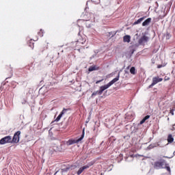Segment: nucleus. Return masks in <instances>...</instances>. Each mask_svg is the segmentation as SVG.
Here are the masks:
<instances>
[{
	"mask_svg": "<svg viewBox=\"0 0 175 175\" xmlns=\"http://www.w3.org/2000/svg\"><path fill=\"white\" fill-rule=\"evenodd\" d=\"M118 80H120V75H118L117 77L114 78L107 85L100 87V90L96 92H94L92 94V96H96V95H102V94H103V91H105V90H107V88H109V87H111V85H113V84H114V83H117V81H118Z\"/></svg>",
	"mask_w": 175,
	"mask_h": 175,
	"instance_id": "f257e3e1",
	"label": "nucleus"
},
{
	"mask_svg": "<svg viewBox=\"0 0 175 175\" xmlns=\"http://www.w3.org/2000/svg\"><path fill=\"white\" fill-rule=\"evenodd\" d=\"M84 130L83 131L81 136L79 137H76L75 139H70L68 141L66 142V146H72V144H76L77 143H80L83 139H84Z\"/></svg>",
	"mask_w": 175,
	"mask_h": 175,
	"instance_id": "f03ea898",
	"label": "nucleus"
},
{
	"mask_svg": "<svg viewBox=\"0 0 175 175\" xmlns=\"http://www.w3.org/2000/svg\"><path fill=\"white\" fill-rule=\"evenodd\" d=\"M166 161L164 159H160L159 161H155L153 165V167L157 170H159V169H163V166H165Z\"/></svg>",
	"mask_w": 175,
	"mask_h": 175,
	"instance_id": "7ed1b4c3",
	"label": "nucleus"
},
{
	"mask_svg": "<svg viewBox=\"0 0 175 175\" xmlns=\"http://www.w3.org/2000/svg\"><path fill=\"white\" fill-rule=\"evenodd\" d=\"M20 135H21V131H18L16 132L12 139V143H18L20 142Z\"/></svg>",
	"mask_w": 175,
	"mask_h": 175,
	"instance_id": "20e7f679",
	"label": "nucleus"
},
{
	"mask_svg": "<svg viewBox=\"0 0 175 175\" xmlns=\"http://www.w3.org/2000/svg\"><path fill=\"white\" fill-rule=\"evenodd\" d=\"M78 36H79V38L77 40V44H84V43L87 42V38H85V36L83 37L80 36V32H79Z\"/></svg>",
	"mask_w": 175,
	"mask_h": 175,
	"instance_id": "39448f33",
	"label": "nucleus"
},
{
	"mask_svg": "<svg viewBox=\"0 0 175 175\" xmlns=\"http://www.w3.org/2000/svg\"><path fill=\"white\" fill-rule=\"evenodd\" d=\"M1 142L3 145L7 144L8 143H12V136L8 135L1 138Z\"/></svg>",
	"mask_w": 175,
	"mask_h": 175,
	"instance_id": "423d86ee",
	"label": "nucleus"
},
{
	"mask_svg": "<svg viewBox=\"0 0 175 175\" xmlns=\"http://www.w3.org/2000/svg\"><path fill=\"white\" fill-rule=\"evenodd\" d=\"M148 36H143L139 40L138 43L139 44H144V43H147L148 42Z\"/></svg>",
	"mask_w": 175,
	"mask_h": 175,
	"instance_id": "0eeeda50",
	"label": "nucleus"
},
{
	"mask_svg": "<svg viewBox=\"0 0 175 175\" xmlns=\"http://www.w3.org/2000/svg\"><path fill=\"white\" fill-rule=\"evenodd\" d=\"M91 166V165H84L81 167L79 168V170H78V172H77V174L78 175H80L83 173V172H84V170H85V169H89V167Z\"/></svg>",
	"mask_w": 175,
	"mask_h": 175,
	"instance_id": "6e6552de",
	"label": "nucleus"
},
{
	"mask_svg": "<svg viewBox=\"0 0 175 175\" xmlns=\"http://www.w3.org/2000/svg\"><path fill=\"white\" fill-rule=\"evenodd\" d=\"M151 23V18H148L146 20L144 21V22L142 23V26L146 27V25H148Z\"/></svg>",
	"mask_w": 175,
	"mask_h": 175,
	"instance_id": "1a4fd4ad",
	"label": "nucleus"
},
{
	"mask_svg": "<svg viewBox=\"0 0 175 175\" xmlns=\"http://www.w3.org/2000/svg\"><path fill=\"white\" fill-rule=\"evenodd\" d=\"M123 42L129 43V42H131V36H124L123 37Z\"/></svg>",
	"mask_w": 175,
	"mask_h": 175,
	"instance_id": "9d476101",
	"label": "nucleus"
},
{
	"mask_svg": "<svg viewBox=\"0 0 175 175\" xmlns=\"http://www.w3.org/2000/svg\"><path fill=\"white\" fill-rule=\"evenodd\" d=\"M150 115H147L146 116H145L141 121H140V125H143V124L145 123L146 120H148L150 118Z\"/></svg>",
	"mask_w": 175,
	"mask_h": 175,
	"instance_id": "9b49d317",
	"label": "nucleus"
},
{
	"mask_svg": "<svg viewBox=\"0 0 175 175\" xmlns=\"http://www.w3.org/2000/svg\"><path fill=\"white\" fill-rule=\"evenodd\" d=\"M167 140L168 143H173V142H174V138H173L172 134H169Z\"/></svg>",
	"mask_w": 175,
	"mask_h": 175,
	"instance_id": "f8f14e48",
	"label": "nucleus"
},
{
	"mask_svg": "<svg viewBox=\"0 0 175 175\" xmlns=\"http://www.w3.org/2000/svg\"><path fill=\"white\" fill-rule=\"evenodd\" d=\"M144 18H146V16L140 18L139 19H138L137 21H136L134 23V25H137V24H140V23H142V21H143V20H144Z\"/></svg>",
	"mask_w": 175,
	"mask_h": 175,
	"instance_id": "ddd939ff",
	"label": "nucleus"
},
{
	"mask_svg": "<svg viewBox=\"0 0 175 175\" xmlns=\"http://www.w3.org/2000/svg\"><path fill=\"white\" fill-rule=\"evenodd\" d=\"M116 33H117V32L111 31V32H109L108 34H107V36H109V38H114V36H116Z\"/></svg>",
	"mask_w": 175,
	"mask_h": 175,
	"instance_id": "4468645a",
	"label": "nucleus"
},
{
	"mask_svg": "<svg viewBox=\"0 0 175 175\" xmlns=\"http://www.w3.org/2000/svg\"><path fill=\"white\" fill-rule=\"evenodd\" d=\"M94 70H98V68L96 67V66H90L88 68L89 72H94Z\"/></svg>",
	"mask_w": 175,
	"mask_h": 175,
	"instance_id": "2eb2a0df",
	"label": "nucleus"
},
{
	"mask_svg": "<svg viewBox=\"0 0 175 175\" xmlns=\"http://www.w3.org/2000/svg\"><path fill=\"white\" fill-rule=\"evenodd\" d=\"M164 165L165 166V169H166L167 172H168V174H171L172 170H170V167L169 166V164L165 163Z\"/></svg>",
	"mask_w": 175,
	"mask_h": 175,
	"instance_id": "dca6fc26",
	"label": "nucleus"
},
{
	"mask_svg": "<svg viewBox=\"0 0 175 175\" xmlns=\"http://www.w3.org/2000/svg\"><path fill=\"white\" fill-rule=\"evenodd\" d=\"M130 73L131 75H136V68L135 67H131L130 69Z\"/></svg>",
	"mask_w": 175,
	"mask_h": 175,
	"instance_id": "f3484780",
	"label": "nucleus"
},
{
	"mask_svg": "<svg viewBox=\"0 0 175 175\" xmlns=\"http://www.w3.org/2000/svg\"><path fill=\"white\" fill-rule=\"evenodd\" d=\"M32 42V39L30 40V41L28 42L29 43V47H31V49H33V47H35V44Z\"/></svg>",
	"mask_w": 175,
	"mask_h": 175,
	"instance_id": "a211bd4d",
	"label": "nucleus"
},
{
	"mask_svg": "<svg viewBox=\"0 0 175 175\" xmlns=\"http://www.w3.org/2000/svg\"><path fill=\"white\" fill-rule=\"evenodd\" d=\"M159 81H158V77H154L152 79V83L155 85V84H158Z\"/></svg>",
	"mask_w": 175,
	"mask_h": 175,
	"instance_id": "6ab92c4d",
	"label": "nucleus"
},
{
	"mask_svg": "<svg viewBox=\"0 0 175 175\" xmlns=\"http://www.w3.org/2000/svg\"><path fill=\"white\" fill-rule=\"evenodd\" d=\"M44 33V31H43L42 29H40V31L38 32V36H40V38L43 37Z\"/></svg>",
	"mask_w": 175,
	"mask_h": 175,
	"instance_id": "aec40b11",
	"label": "nucleus"
},
{
	"mask_svg": "<svg viewBox=\"0 0 175 175\" xmlns=\"http://www.w3.org/2000/svg\"><path fill=\"white\" fill-rule=\"evenodd\" d=\"M69 110H70V109H65V108H64L63 110L62 111V112L60 113V114L64 116V114H65V113H66V111H68Z\"/></svg>",
	"mask_w": 175,
	"mask_h": 175,
	"instance_id": "412c9836",
	"label": "nucleus"
},
{
	"mask_svg": "<svg viewBox=\"0 0 175 175\" xmlns=\"http://www.w3.org/2000/svg\"><path fill=\"white\" fill-rule=\"evenodd\" d=\"M62 116L63 115L62 113H59V115L55 119L56 122H58V121H59V120H61V118H62Z\"/></svg>",
	"mask_w": 175,
	"mask_h": 175,
	"instance_id": "4be33fe9",
	"label": "nucleus"
},
{
	"mask_svg": "<svg viewBox=\"0 0 175 175\" xmlns=\"http://www.w3.org/2000/svg\"><path fill=\"white\" fill-rule=\"evenodd\" d=\"M169 80H170V77H165V78H164V81H169Z\"/></svg>",
	"mask_w": 175,
	"mask_h": 175,
	"instance_id": "5701e85b",
	"label": "nucleus"
},
{
	"mask_svg": "<svg viewBox=\"0 0 175 175\" xmlns=\"http://www.w3.org/2000/svg\"><path fill=\"white\" fill-rule=\"evenodd\" d=\"M163 65H162V64H159L158 66H157V68H158V69H161V68H163Z\"/></svg>",
	"mask_w": 175,
	"mask_h": 175,
	"instance_id": "b1692460",
	"label": "nucleus"
},
{
	"mask_svg": "<svg viewBox=\"0 0 175 175\" xmlns=\"http://www.w3.org/2000/svg\"><path fill=\"white\" fill-rule=\"evenodd\" d=\"M170 113L172 116H174V109H170Z\"/></svg>",
	"mask_w": 175,
	"mask_h": 175,
	"instance_id": "393cba45",
	"label": "nucleus"
},
{
	"mask_svg": "<svg viewBox=\"0 0 175 175\" xmlns=\"http://www.w3.org/2000/svg\"><path fill=\"white\" fill-rule=\"evenodd\" d=\"M154 85H155L153 83H152V84L148 86V88H152V87H154Z\"/></svg>",
	"mask_w": 175,
	"mask_h": 175,
	"instance_id": "a878e982",
	"label": "nucleus"
},
{
	"mask_svg": "<svg viewBox=\"0 0 175 175\" xmlns=\"http://www.w3.org/2000/svg\"><path fill=\"white\" fill-rule=\"evenodd\" d=\"M102 81H103V79L97 81L96 82V84H99V83H100V82H102Z\"/></svg>",
	"mask_w": 175,
	"mask_h": 175,
	"instance_id": "bb28decb",
	"label": "nucleus"
},
{
	"mask_svg": "<svg viewBox=\"0 0 175 175\" xmlns=\"http://www.w3.org/2000/svg\"><path fill=\"white\" fill-rule=\"evenodd\" d=\"M163 80V79H162V78H158L159 83H160V81H162Z\"/></svg>",
	"mask_w": 175,
	"mask_h": 175,
	"instance_id": "cd10ccee",
	"label": "nucleus"
},
{
	"mask_svg": "<svg viewBox=\"0 0 175 175\" xmlns=\"http://www.w3.org/2000/svg\"><path fill=\"white\" fill-rule=\"evenodd\" d=\"M174 129H175V124L172 125V131H174Z\"/></svg>",
	"mask_w": 175,
	"mask_h": 175,
	"instance_id": "c85d7f7f",
	"label": "nucleus"
},
{
	"mask_svg": "<svg viewBox=\"0 0 175 175\" xmlns=\"http://www.w3.org/2000/svg\"><path fill=\"white\" fill-rule=\"evenodd\" d=\"M0 144L3 145V144L2 142V139H0Z\"/></svg>",
	"mask_w": 175,
	"mask_h": 175,
	"instance_id": "c756f323",
	"label": "nucleus"
},
{
	"mask_svg": "<svg viewBox=\"0 0 175 175\" xmlns=\"http://www.w3.org/2000/svg\"><path fill=\"white\" fill-rule=\"evenodd\" d=\"M96 3H100V0H98V1L96 2Z\"/></svg>",
	"mask_w": 175,
	"mask_h": 175,
	"instance_id": "7c9ffc66",
	"label": "nucleus"
},
{
	"mask_svg": "<svg viewBox=\"0 0 175 175\" xmlns=\"http://www.w3.org/2000/svg\"><path fill=\"white\" fill-rule=\"evenodd\" d=\"M33 40V42H36V40H38V38H36V40Z\"/></svg>",
	"mask_w": 175,
	"mask_h": 175,
	"instance_id": "2f4dec72",
	"label": "nucleus"
},
{
	"mask_svg": "<svg viewBox=\"0 0 175 175\" xmlns=\"http://www.w3.org/2000/svg\"><path fill=\"white\" fill-rule=\"evenodd\" d=\"M170 119L169 118H167V121H169Z\"/></svg>",
	"mask_w": 175,
	"mask_h": 175,
	"instance_id": "473e14b6",
	"label": "nucleus"
}]
</instances>
